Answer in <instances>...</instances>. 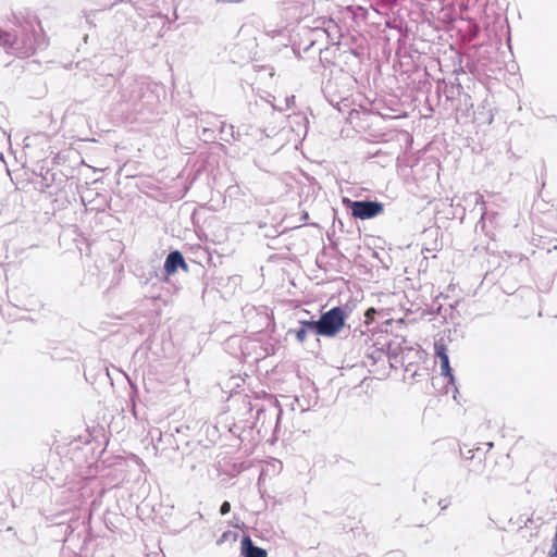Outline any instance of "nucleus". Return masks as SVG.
<instances>
[{"instance_id":"3","label":"nucleus","mask_w":557,"mask_h":557,"mask_svg":"<svg viewBox=\"0 0 557 557\" xmlns=\"http://www.w3.org/2000/svg\"><path fill=\"white\" fill-rule=\"evenodd\" d=\"M310 27L314 36L311 45H314L318 39L323 37L333 45L339 44L341 28L333 18L325 16L314 18Z\"/></svg>"},{"instance_id":"18","label":"nucleus","mask_w":557,"mask_h":557,"mask_svg":"<svg viewBox=\"0 0 557 557\" xmlns=\"http://www.w3.org/2000/svg\"><path fill=\"white\" fill-rule=\"evenodd\" d=\"M221 139L224 141H230V131H225L224 134H221Z\"/></svg>"},{"instance_id":"10","label":"nucleus","mask_w":557,"mask_h":557,"mask_svg":"<svg viewBox=\"0 0 557 557\" xmlns=\"http://www.w3.org/2000/svg\"><path fill=\"white\" fill-rule=\"evenodd\" d=\"M298 323L308 334L320 336L319 320H299Z\"/></svg>"},{"instance_id":"6","label":"nucleus","mask_w":557,"mask_h":557,"mask_svg":"<svg viewBox=\"0 0 557 557\" xmlns=\"http://www.w3.org/2000/svg\"><path fill=\"white\" fill-rule=\"evenodd\" d=\"M178 268L187 271V263L183 257V253L178 250L171 251L164 261V271L166 275L174 274Z\"/></svg>"},{"instance_id":"12","label":"nucleus","mask_w":557,"mask_h":557,"mask_svg":"<svg viewBox=\"0 0 557 557\" xmlns=\"http://www.w3.org/2000/svg\"><path fill=\"white\" fill-rule=\"evenodd\" d=\"M225 131H230V140L231 139H233V140L242 139V132H240L239 127L237 128V131H235L234 125L226 124L225 122H222L221 127H220V134H224Z\"/></svg>"},{"instance_id":"19","label":"nucleus","mask_w":557,"mask_h":557,"mask_svg":"<svg viewBox=\"0 0 557 557\" xmlns=\"http://www.w3.org/2000/svg\"><path fill=\"white\" fill-rule=\"evenodd\" d=\"M218 2H226V3H240L244 0H216Z\"/></svg>"},{"instance_id":"20","label":"nucleus","mask_w":557,"mask_h":557,"mask_svg":"<svg viewBox=\"0 0 557 557\" xmlns=\"http://www.w3.org/2000/svg\"><path fill=\"white\" fill-rule=\"evenodd\" d=\"M549 557H557V547L556 548H550L549 550Z\"/></svg>"},{"instance_id":"15","label":"nucleus","mask_w":557,"mask_h":557,"mask_svg":"<svg viewBox=\"0 0 557 557\" xmlns=\"http://www.w3.org/2000/svg\"><path fill=\"white\" fill-rule=\"evenodd\" d=\"M307 331L299 325V329L295 331V336L299 343H304L307 338Z\"/></svg>"},{"instance_id":"1","label":"nucleus","mask_w":557,"mask_h":557,"mask_svg":"<svg viewBox=\"0 0 557 557\" xmlns=\"http://www.w3.org/2000/svg\"><path fill=\"white\" fill-rule=\"evenodd\" d=\"M354 78L347 72L339 70L333 73L323 84L322 91L332 106H338L350 96Z\"/></svg>"},{"instance_id":"9","label":"nucleus","mask_w":557,"mask_h":557,"mask_svg":"<svg viewBox=\"0 0 557 557\" xmlns=\"http://www.w3.org/2000/svg\"><path fill=\"white\" fill-rule=\"evenodd\" d=\"M465 202L467 205H471L473 203L474 207L475 206H480V211H481V221H483L487 214L486 212V207H485V201L483 199V196L479 193H470L468 196L465 197Z\"/></svg>"},{"instance_id":"2","label":"nucleus","mask_w":557,"mask_h":557,"mask_svg":"<svg viewBox=\"0 0 557 557\" xmlns=\"http://www.w3.org/2000/svg\"><path fill=\"white\" fill-rule=\"evenodd\" d=\"M347 313L344 308L336 306L322 312L319 320L320 336L334 337L345 326Z\"/></svg>"},{"instance_id":"4","label":"nucleus","mask_w":557,"mask_h":557,"mask_svg":"<svg viewBox=\"0 0 557 557\" xmlns=\"http://www.w3.org/2000/svg\"><path fill=\"white\" fill-rule=\"evenodd\" d=\"M351 215L356 219L368 220L383 212V203L376 200H355L349 201Z\"/></svg>"},{"instance_id":"11","label":"nucleus","mask_w":557,"mask_h":557,"mask_svg":"<svg viewBox=\"0 0 557 557\" xmlns=\"http://www.w3.org/2000/svg\"><path fill=\"white\" fill-rule=\"evenodd\" d=\"M129 87H132V92L129 95L123 92L122 98L124 101L135 104L136 101L140 98V88L137 83L129 84Z\"/></svg>"},{"instance_id":"5","label":"nucleus","mask_w":557,"mask_h":557,"mask_svg":"<svg viewBox=\"0 0 557 557\" xmlns=\"http://www.w3.org/2000/svg\"><path fill=\"white\" fill-rule=\"evenodd\" d=\"M280 3L282 9L294 20L308 17L314 9L312 0H281Z\"/></svg>"},{"instance_id":"14","label":"nucleus","mask_w":557,"mask_h":557,"mask_svg":"<svg viewBox=\"0 0 557 557\" xmlns=\"http://www.w3.org/2000/svg\"><path fill=\"white\" fill-rule=\"evenodd\" d=\"M434 349H435L436 358H440L441 356H444V355H448L447 354V348H446V346L443 343H435L434 344Z\"/></svg>"},{"instance_id":"17","label":"nucleus","mask_w":557,"mask_h":557,"mask_svg":"<svg viewBox=\"0 0 557 557\" xmlns=\"http://www.w3.org/2000/svg\"><path fill=\"white\" fill-rule=\"evenodd\" d=\"M449 503L446 499H440L438 506L442 510L446 509L448 507Z\"/></svg>"},{"instance_id":"16","label":"nucleus","mask_w":557,"mask_h":557,"mask_svg":"<svg viewBox=\"0 0 557 557\" xmlns=\"http://www.w3.org/2000/svg\"><path fill=\"white\" fill-rule=\"evenodd\" d=\"M231 511V504L230 502L225 500L222 503L221 507H220V513L222 516H225L227 515L228 512Z\"/></svg>"},{"instance_id":"21","label":"nucleus","mask_w":557,"mask_h":557,"mask_svg":"<svg viewBox=\"0 0 557 557\" xmlns=\"http://www.w3.org/2000/svg\"><path fill=\"white\" fill-rule=\"evenodd\" d=\"M553 548L557 547V532L555 533L554 540H553Z\"/></svg>"},{"instance_id":"13","label":"nucleus","mask_w":557,"mask_h":557,"mask_svg":"<svg viewBox=\"0 0 557 557\" xmlns=\"http://www.w3.org/2000/svg\"><path fill=\"white\" fill-rule=\"evenodd\" d=\"M0 45L14 47L16 41L10 33L0 29Z\"/></svg>"},{"instance_id":"8","label":"nucleus","mask_w":557,"mask_h":557,"mask_svg":"<svg viewBox=\"0 0 557 557\" xmlns=\"http://www.w3.org/2000/svg\"><path fill=\"white\" fill-rule=\"evenodd\" d=\"M437 359L440 360V364H441V374L447 379V386L450 385L453 387L454 392L456 393L457 392L456 379L453 374V369L450 368V364H449L448 355L441 356Z\"/></svg>"},{"instance_id":"7","label":"nucleus","mask_w":557,"mask_h":557,"mask_svg":"<svg viewBox=\"0 0 557 557\" xmlns=\"http://www.w3.org/2000/svg\"><path fill=\"white\" fill-rule=\"evenodd\" d=\"M240 552L243 557H267L265 549L255 545L249 535H245L240 542Z\"/></svg>"},{"instance_id":"22","label":"nucleus","mask_w":557,"mask_h":557,"mask_svg":"<svg viewBox=\"0 0 557 557\" xmlns=\"http://www.w3.org/2000/svg\"><path fill=\"white\" fill-rule=\"evenodd\" d=\"M307 219H308V213H305V214L302 215V220H307Z\"/></svg>"}]
</instances>
